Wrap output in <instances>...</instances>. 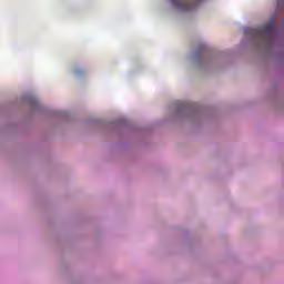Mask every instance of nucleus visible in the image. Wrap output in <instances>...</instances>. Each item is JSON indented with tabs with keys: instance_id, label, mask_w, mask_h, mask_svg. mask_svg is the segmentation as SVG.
<instances>
[{
	"instance_id": "obj_1",
	"label": "nucleus",
	"mask_w": 284,
	"mask_h": 284,
	"mask_svg": "<svg viewBox=\"0 0 284 284\" xmlns=\"http://www.w3.org/2000/svg\"><path fill=\"white\" fill-rule=\"evenodd\" d=\"M246 33L260 41L272 43V41H274V36L276 34V23L267 22L262 29H250L246 30Z\"/></svg>"
},
{
	"instance_id": "obj_2",
	"label": "nucleus",
	"mask_w": 284,
	"mask_h": 284,
	"mask_svg": "<svg viewBox=\"0 0 284 284\" xmlns=\"http://www.w3.org/2000/svg\"><path fill=\"white\" fill-rule=\"evenodd\" d=\"M202 1L203 0H171V3L181 12H190V10H194Z\"/></svg>"
},
{
	"instance_id": "obj_3",
	"label": "nucleus",
	"mask_w": 284,
	"mask_h": 284,
	"mask_svg": "<svg viewBox=\"0 0 284 284\" xmlns=\"http://www.w3.org/2000/svg\"><path fill=\"white\" fill-rule=\"evenodd\" d=\"M284 8V0H277V10H283Z\"/></svg>"
}]
</instances>
